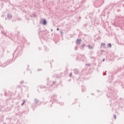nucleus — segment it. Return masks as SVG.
<instances>
[{
	"mask_svg": "<svg viewBox=\"0 0 124 124\" xmlns=\"http://www.w3.org/2000/svg\"><path fill=\"white\" fill-rule=\"evenodd\" d=\"M44 50H45V51L47 52V51H49V48H48L46 46H44Z\"/></svg>",
	"mask_w": 124,
	"mask_h": 124,
	"instance_id": "obj_20",
	"label": "nucleus"
},
{
	"mask_svg": "<svg viewBox=\"0 0 124 124\" xmlns=\"http://www.w3.org/2000/svg\"><path fill=\"white\" fill-rule=\"evenodd\" d=\"M31 17H32L33 18H35V17H36V14H32V15H31Z\"/></svg>",
	"mask_w": 124,
	"mask_h": 124,
	"instance_id": "obj_18",
	"label": "nucleus"
},
{
	"mask_svg": "<svg viewBox=\"0 0 124 124\" xmlns=\"http://www.w3.org/2000/svg\"><path fill=\"white\" fill-rule=\"evenodd\" d=\"M85 46H86V45L85 44H83L82 45L81 47L84 48V47H85Z\"/></svg>",
	"mask_w": 124,
	"mask_h": 124,
	"instance_id": "obj_26",
	"label": "nucleus"
},
{
	"mask_svg": "<svg viewBox=\"0 0 124 124\" xmlns=\"http://www.w3.org/2000/svg\"><path fill=\"white\" fill-rule=\"evenodd\" d=\"M103 62H105V59L104 58V59H103Z\"/></svg>",
	"mask_w": 124,
	"mask_h": 124,
	"instance_id": "obj_39",
	"label": "nucleus"
},
{
	"mask_svg": "<svg viewBox=\"0 0 124 124\" xmlns=\"http://www.w3.org/2000/svg\"><path fill=\"white\" fill-rule=\"evenodd\" d=\"M63 104H64V103H60V105H61L62 106V105H63Z\"/></svg>",
	"mask_w": 124,
	"mask_h": 124,
	"instance_id": "obj_36",
	"label": "nucleus"
},
{
	"mask_svg": "<svg viewBox=\"0 0 124 124\" xmlns=\"http://www.w3.org/2000/svg\"><path fill=\"white\" fill-rule=\"evenodd\" d=\"M101 46H105V43H102L101 44Z\"/></svg>",
	"mask_w": 124,
	"mask_h": 124,
	"instance_id": "obj_29",
	"label": "nucleus"
},
{
	"mask_svg": "<svg viewBox=\"0 0 124 124\" xmlns=\"http://www.w3.org/2000/svg\"><path fill=\"white\" fill-rule=\"evenodd\" d=\"M51 100L52 101V102H55V101H57V94H54L51 97Z\"/></svg>",
	"mask_w": 124,
	"mask_h": 124,
	"instance_id": "obj_10",
	"label": "nucleus"
},
{
	"mask_svg": "<svg viewBox=\"0 0 124 124\" xmlns=\"http://www.w3.org/2000/svg\"><path fill=\"white\" fill-rule=\"evenodd\" d=\"M81 91L82 93H84V92H86V88L84 86H82Z\"/></svg>",
	"mask_w": 124,
	"mask_h": 124,
	"instance_id": "obj_14",
	"label": "nucleus"
},
{
	"mask_svg": "<svg viewBox=\"0 0 124 124\" xmlns=\"http://www.w3.org/2000/svg\"><path fill=\"white\" fill-rule=\"evenodd\" d=\"M88 47L89 48V49H93V46L91 45H88Z\"/></svg>",
	"mask_w": 124,
	"mask_h": 124,
	"instance_id": "obj_19",
	"label": "nucleus"
},
{
	"mask_svg": "<svg viewBox=\"0 0 124 124\" xmlns=\"http://www.w3.org/2000/svg\"><path fill=\"white\" fill-rule=\"evenodd\" d=\"M1 95H2V93H1Z\"/></svg>",
	"mask_w": 124,
	"mask_h": 124,
	"instance_id": "obj_46",
	"label": "nucleus"
},
{
	"mask_svg": "<svg viewBox=\"0 0 124 124\" xmlns=\"http://www.w3.org/2000/svg\"><path fill=\"white\" fill-rule=\"evenodd\" d=\"M113 117H114L115 120H116V118H117V116H116V114H114V115H113Z\"/></svg>",
	"mask_w": 124,
	"mask_h": 124,
	"instance_id": "obj_33",
	"label": "nucleus"
},
{
	"mask_svg": "<svg viewBox=\"0 0 124 124\" xmlns=\"http://www.w3.org/2000/svg\"><path fill=\"white\" fill-rule=\"evenodd\" d=\"M29 66L28 65V67H29Z\"/></svg>",
	"mask_w": 124,
	"mask_h": 124,
	"instance_id": "obj_50",
	"label": "nucleus"
},
{
	"mask_svg": "<svg viewBox=\"0 0 124 124\" xmlns=\"http://www.w3.org/2000/svg\"><path fill=\"white\" fill-rule=\"evenodd\" d=\"M74 73H75V74L78 75V74H79V71L78 70V69H75L74 70Z\"/></svg>",
	"mask_w": 124,
	"mask_h": 124,
	"instance_id": "obj_12",
	"label": "nucleus"
},
{
	"mask_svg": "<svg viewBox=\"0 0 124 124\" xmlns=\"http://www.w3.org/2000/svg\"><path fill=\"white\" fill-rule=\"evenodd\" d=\"M91 59H95L93 57H91Z\"/></svg>",
	"mask_w": 124,
	"mask_h": 124,
	"instance_id": "obj_42",
	"label": "nucleus"
},
{
	"mask_svg": "<svg viewBox=\"0 0 124 124\" xmlns=\"http://www.w3.org/2000/svg\"><path fill=\"white\" fill-rule=\"evenodd\" d=\"M61 35H62V34H63V32H62V31H61Z\"/></svg>",
	"mask_w": 124,
	"mask_h": 124,
	"instance_id": "obj_31",
	"label": "nucleus"
},
{
	"mask_svg": "<svg viewBox=\"0 0 124 124\" xmlns=\"http://www.w3.org/2000/svg\"><path fill=\"white\" fill-rule=\"evenodd\" d=\"M71 76H72V73H71L70 74H69V77H71Z\"/></svg>",
	"mask_w": 124,
	"mask_h": 124,
	"instance_id": "obj_37",
	"label": "nucleus"
},
{
	"mask_svg": "<svg viewBox=\"0 0 124 124\" xmlns=\"http://www.w3.org/2000/svg\"><path fill=\"white\" fill-rule=\"evenodd\" d=\"M110 75L108 76V82L109 83H112V81H113V79H114V78H113V76L116 74V73H110Z\"/></svg>",
	"mask_w": 124,
	"mask_h": 124,
	"instance_id": "obj_4",
	"label": "nucleus"
},
{
	"mask_svg": "<svg viewBox=\"0 0 124 124\" xmlns=\"http://www.w3.org/2000/svg\"><path fill=\"white\" fill-rule=\"evenodd\" d=\"M40 38H44V31H40L38 32Z\"/></svg>",
	"mask_w": 124,
	"mask_h": 124,
	"instance_id": "obj_7",
	"label": "nucleus"
},
{
	"mask_svg": "<svg viewBox=\"0 0 124 124\" xmlns=\"http://www.w3.org/2000/svg\"><path fill=\"white\" fill-rule=\"evenodd\" d=\"M41 70H42V69H40V70L38 69V71H41Z\"/></svg>",
	"mask_w": 124,
	"mask_h": 124,
	"instance_id": "obj_43",
	"label": "nucleus"
},
{
	"mask_svg": "<svg viewBox=\"0 0 124 124\" xmlns=\"http://www.w3.org/2000/svg\"><path fill=\"white\" fill-rule=\"evenodd\" d=\"M34 103L32 104V105H31V107H32V108H33V110H34V108H36V107H37V106H38L37 103H39V100H38L36 98H35L34 99Z\"/></svg>",
	"mask_w": 124,
	"mask_h": 124,
	"instance_id": "obj_2",
	"label": "nucleus"
},
{
	"mask_svg": "<svg viewBox=\"0 0 124 124\" xmlns=\"http://www.w3.org/2000/svg\"><path fill=\"white\" fill-rule=\"evenodd\" d=\"M7 17H8V19H12V16H11V15H10V14H8Z\"/></svg>",
	"mask_w": 124,
	"mask_h": 124,
	"instance_id": "obj_15",
	"label": "nucleus"
},
{
	"mask_svg": "<svg viewBox=\"0 0 124 124\" xmlns=\"http://www.w3.org/2000/svg\"><path fill=\"white\" fill-rule=\"evenodd\" d=\"M118 107L119 110H120L121 111H124V109L123 108H124V99L123 98H120V100L118 101Z\"/></svg>",
	"mask_w": 124,
	"mask_h": 124,
	"instance_id": "obj_1",
	"label": "nucleus"
},
{
	"mask_svg": "<svg viewBox=\"0 0 124 124\" xmlns=\"http://www.w3.org/2000/svg\"><path fill=\"white\" fill-rule=\"evenodd\" d=\"M112 47V44L111 43H109L107 45V48H111Z\"/></svg>",
	"mask_w": 124,
	"mask_h": 124,
	"instance_id": "obj_17",
	"label": "nucleus"
},
{
	"mask_svg": "<svg viewBox=\"0 0 124 124\" xmlns=\"http://www.w3.org/2000/svg\"><path fill=\"white\" fill-rule=\"evenodd\" d=\"M55 84H56V81H52V85H55Z\"/></svg>",
	"mask_w": 124,
	"mask_h": 124,
	"instance_id": "obj_30",
	"label": "nucleus"
},
{
	"mask_svg": "<svg viewBox=\"0 0 124 124\" xmlns=\"http://www.w3.org/2000/svg\"><path fill=\"white\" fill-rule=\"evenodd\" d=\"M26 102L25 100H24L23 101V103L21 104V106H23V105H24V104H25V103Z\"/></svg>",
	"mask_w": 124,
	"mask_h": 124,
	"instance_id": "obj_25",
	"label": "nucleus"
},
{
	"mask_svg": "<svg viewBox=\"0 0 124 124\" xmlns=\"http://www.w3.org/2000/svg\"><path fill=\"white\" fill-rule=\"evenodd\" d=\"M51 31H53V29H51Z\"/></svg>",
	"mask_w": 124,
	"mask_h": 124,
	"instance_id": "obj_44",
	"label": "nucleus"
},
{
	"mask_svg": "<svg viewBox=\"0 0 124 124\" xmlns=\"http://www.w3.org/2000/svg\"><path fill=\"white\" fill-rule=\"evenodd\" d=\"M6 19H7V18H5V20H6Z\"/></svg>",
	"mask_w": 124,
	"mask_h": 124,
	"instance_id": "obj_49",
	"label": "nucleus"
},
{
	"mask_svg": "<svg viewBox=\"0 0 124 124\" xmlns=\"http://www.w3.org/2000/svg\"><path fill=\"white\" fill-rule=\"evenodd\" d=\"M76 57H77V60L78 61H80V60H81V58H82V57H84V55H79L78 53H77L76 54Z\"/></svg>",
	"mask_w": 124,
	"mask_h": 124,
	"instance_id": "obj_8",
	"label": "nucleus"
},
{
	"mask_svg": "<svg viewBox=\"0 0 124 124\" xmlns=\"http://www.w3.org/2000/svg\"><path fill=\"white\" fill-rule=\"evenodd\" d=\"M24 83H25V82H24V81H21L20 82V84H21V85L23 84H24Z\"/></svg>",
	"mask_w": 124,
	"mask_h": 124,
	"instance_id": "obj_28",
	"label": "nucleus"
},
{
	"mask_svg": "<svg viewBox=\"0 0 124 124\" xmlns=\"http://www.w3.org/2000/svg\"><path fill=\"white\" fill-rule=\"evenodd\" d=\"M104 75H105V73L103 74V76H104Z\"/></svg>",
	"mask_w": 124,
	"mask_h": 124,
	"instance_id": "obj_45",
	"label": "nucleus"
},
{
	"mask_svg": "<svg viewBox=\"0 0 124 124\" xmlns=\"http://www.w3.org/2000/svg\"><path fill=\"white\" fill-rule=\"evenodd\" d=\"M108 98L110 97V100L112 101L113 100V98H114V96H115L114 94H113V91H112L111 92H110L108 94Z\"/></svg>",
	"mask_w": 124,
	"mask_h": 124,
	"instance_id": "obj_6",
	"label": "nucleus"
},
{
	"mask_svg": "<svg viewBox=\"0 0 124 124\" xmlns=\"http://www.w3.org/2000/svg\"><path fill=\"white\" fill-rule=\"evenodd\" d=\"M1 33H3V34H4L5 36H8L6 35V33L3 32V31H2V30H1Z\"/></svg>",
	"mask_w": 124,
	"mask_h": 124,
	"instance_id": "obj_21",
	"label": "nucleus"
},
{
	"mask_svg": "<svg viewBox=\"0 0 124 124\" xmlns=\"http://www.w3.org/2000/svg\"><path fill=\"white\" fill-rule=\"evenodd\" d=\"M1 29H2V27H1Z\"/></svg>",
	"mask_w": 124,
	"mask_h": 124,
	"instance_id": "obj_52",
	"label": "nucleus"
},
{
	"mask_svg": "<svg viewBox=\"0 0 124 124\" xmlns=\"http://www.w3.org/2000/svg\"><path fill=\"white\" fill-rule=\"evenodd\" d=\"M3 93H4V94L5 96H6V91H5V90L3 91Z\"/></svg>",
	"mask_w": 124,
	"mask_h": 124,
	"instance_id": "obj_24",
	"label": "nucleus"
},
{
	"mask_svg": "<svg viewBox=\"0 0 124 124\" xmlns=\"http://www.w3.org/2000/svg\"><path fill=\"white\" fill-rule=\"evenodd\" d=\"M119 3H120V4H121V5H123V7H124V0L120 1Z\"/></svg>",
	"mask_w": 124,
	"mask_h": 124,
	"instance_id": "obj_16",
	"label": "nucleus"
},
{
	"mask_svg": "<svg viewBox=\"0 0 124 124\" xmlns=\"http://www.w3.org/2000/svg\"><path fill=\"white\" fill-rule=\"evenodd\" d=\"M97 92H99L101 94H102V92H101V91H99V90H97Z\"/></svg>",
	"mask_w": 124,
	"mask_h": 124,
	"instance_id": "obj_32",
	"label": "nucleus"
},
{
	"mask_svg": "<svg viewBox=\"0 0 124 124\" xmlns=\"http://www.w3.org/2000/svg\"><path fill=\"white\" fill-rule=\"evenodd\" d=\"M86 26H87V24H84V27H86Z\"/></svg>",
	"mask_w": 124,
	"mask_h": 124,
	"instance_id": "obj_40",
	"label": "nucleus"
},
{
	"mask_svg": "<svg viewBox=\"0 0 124 124\" xmlns=\"http://www.w3.org/2000/svg\"><path fill=\"white\" fill-rule=\"evenodd\" d=\"M119 69L120 70V68H119Z\"/></svg>",
	"mask_w": 124,
	"mask_h": 124,
	"instance_id": "obj_51",
	"label": "nucleus"
},
{
	"mask_svg": "<svg viewBox=\"0 0 124 124\" xmlns=\"http://www.w3.org/2000/svg\"><path fill=\"white\" fill-rule=\"evenodd\" d=\"M86 65H87V66H91V63L87 64Z\"/></svg>",
	"mask_w": 124,
	"mask_h": 124,
	"instance_id": "obj_35",
	"label": "nucleus"
},
{
	"mask_svg": "<svg viewBox=\"0 0 124 124\" xmlns=\"http://www.w3.org/2000/svg\"><path fill=\"white\" fill-rule=\"evenodd\" d=\"M40 88L41 89H46V86H41Z\"/></svg>",
	"mask_w": 124,
	"mask_h": 124,
	"instance_id": "obj_23",
	"label": "nucleus"
},
{
	"mask_svg": "<svg viewBox=\"0 0 124 124\" xmlns=\"http://www.w3.org/2000/svg\"><path fill=\"white\" fill-rule=\"evenodd\" d=\"M57 31H60V29L57 28Z\"/></svg>",
	"mask_w": 124,
	"mask_h": 124,
	"instance_id": "obj_41",
	"label": "nucleus"
},
{
	"mask_svg": "<svg viewBox=\"0 0 124 124\" xmlns=\"http://www.w3.org/2000/svg\"><path fill=\"white\" fill-rule=\"evenodd\" d=\"M9 64V61H8L7 62L4 64H0V66H2V67H5L7 65H8Z\"/></svg>",
	"mask_w": 124,
	"mask_h": 124,
	"instance_id": "obj_11",
	"label": "nucleus"
},
{
	"mask_svg": "<svg viewBox=\"0 0 124 124\" xmlns=\"http://www.w3.org/2000/svg\"><path fill=\"white\" fill-rule=\"evenodd\" d=\"M0 111H1V109L0 108Z\"/></svg>",
	"mask_w": 124,
	"mask_h": 124,
	"instance_id": "obj_48",
	"label": "nucleus"
},
{
	"mask_svg": "<svg viewBox=\"0 0 124 124\" xmlns=\"http://www.w3.org/2000/svg\"><path fill=\"white\" fill-rule=\"evenodd\" d=\"M76 42L77 44H78L79 45L81 43V39H78Z\"/></svg>",
	"mask_w": 124,
	"mask_h": 124,
	"instance_id": "obj_13",
	"label": "nucleus"
},
{
	"mask_svg": "<svg viewBox=\"0 0 124 124\" xmlns=\"http://www.w3.org/2000/svg\"><path fill=\"white\" fill-rule=\"evenodd\" d=\"M40 23L43 25V26H46L47 25V20L46 19H44L41 20Z\"/></svg>",
	"mask_w": 124,
	"mask_h": 124,
	"instance_id": "obj_9",
	"label": "nucleus"
},
{
	"mask_svg": "<svg viewBox=\"0 0 124 124\" xmlns=\"http://www.w3.org/2000/svg\"><path fill=\"white\" fill-rule=\"evenodd\" d=\"M17 88H19V89H21V85H18L17 86Z\"/></svg>",
	"mask_w": 124,
	"mask_h": 124,
	"instance_id": "obj_38",
	"label": "nucleus"
},
{
	"mask_svg": "<svg viewBox=\"0 0 124 124\" xmlns=\"http://www.w3.org/2000/svg\"><path fill=\"white\" fill-rule=\"evenodd\" d=\"M94 3L101 6L103 3H104V0H93Z\"/></svg>",
	"mask_w": 124,
	"mask_h": 124,
	"instance_id": "obj_3",
	"label": "nucleus"
},
{
	"mask_svg": "<svg viewBox=\"0 0 124 124\" xmlns=\"http://www.w3.org/2000/svg\"><path fill=\"white\" fill-rule=\"evenodd\" d=\"M108 7L112 9V8H113V5L111 4H109V6H108Z\"/></svg>",
	"mask_w": 124,
	"mask_h": 124,
	"instance_id": "obj_22",
	"label": "nucleus"
},
{
	"mask_svg": "<svg viewBox=\"0 0 124 124\" xmlns=\"http://www.w3.org/2000/svg\"><path fill=\"white\" fill-rule=\"evenodd\" d=\"M78 82H80V81H81V79H80V78H78Z\"/></svg>",
	"mask_w": 124,
	"mask_h": 124,
	"instance_id": "obj_34",
	"label": "nucleus"
},
{
	"mask_svg": "<svg viewBox=\"0 0 124 124\" xmlns=\"http://www.w3.org/2000/svg\"><path fill=\"white\" fill-rule=\"evenodd\" d=\"M115 113H117V114H118V115H120V111H119V110H118V111H115Z\"/></svg>",
	"mask_w": 124,
	"mask_h": 124,
	"instance_id": "obj_27",
	"label": "nucleus"
},
{
	"mask_svg": "<svg viewBox=\"0 0 124 124\" xmlns=\"http://www.w3.org/2000/svg\"><path fill=\"white\" fill-rule=\"evenodd\" d=\"M22 53V50L21 49H19L18 48L16 49L15 52L14 53L12 54L13 59L14 58V54H17V56L18 55H21V53Z\"/></svg>",
	"mask_w": 124,
	"mask_h": 124,
	"instance_id": "obj_5",
	"label": "nucleus"
},
{
	"mask_svg": "<svg viewBox=\"0 0 124 124\" xmlns=\"http://www.w3.org/2000/svg\"><path fill=\"white\" fill-rule=\"evenodd\" d=\"M101 52H103V50H101Z\"/></svg>",
	"mask_w": 124,
	"mask_h": 124,
	"instance_id": "obj_47",
	"label": "nucleus"
}]
</instances>
